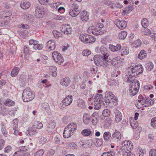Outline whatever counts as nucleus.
<instances>
[{"label": "nucleus", "instance_id": "f257e3e1", "mask_svg": "<svg viewBox=\"0 0 156 156\" xmlns=\"http://www.w3.org/2000/svg\"><path fill=\"white\" fill-rule=\"evenodd\" d=\"M96 51L100 55H95L94 57V60L95 64L99 66H103L107 67L108 66V63L109 61L108 57L109 54L107 49L104 47H101L100 48H98Z\"/></svg>", "mask_w": 156, "mask_h": 156}, {"label": "nucleus", "instance_id": "f03ea898", "mask_svg": "<svg viewBox=\"0 0 156 156\" xmlns=\"http://www.w3.org/2000/svg\"><path fill=\"white\" fill-rule=\"evenodd\" d=\"M129 73H130L128 78H135L139 76V75L141 74L144 71L143 68L141 65H134L132 63L129 69Z\"/></svg>", "mask_w": 156, "mask_h": 156}, {"label": "nucleus", "instance_id": "7ed1b4c3", "mask_svg": "<svg viewBox=\"0 0 156 156\" xmlns=\"http://www.w3.org/2000/svg\"><path fill=\"white\" fill-rule=\"evenodd\" d=\"M127 82L132 83L130 84L129 88V90L131 95H135L138 91L140 88V84L139 81L135 78H131V79H129L128 78Z\"/></svg>", "mask_w": 156, "mask_h": 156}, {"label": "nucleus", "instance_id": "20e7f679", "mask_svg": "<svg viewBox=\"0 0 156 156\" xmlns=\"http://www.w3.org/2000/svg\"><path fill=\"white\" fill-rule=\"evenodd\" d=\"M35 95L30 88H26L22 93V98L24 102H28L32 100Z\"/></svg>", "mask_w": 156, "mask_h": 156}, {"label": "nucleus", "instance_id": "39448f33", "mask_svg": "<svg viewBox=\"0 0 156 156\" xmlns=\"http://www.w3.org/2000/svg\"><path fill=\"white\" fill-rule=\"evenodd\" d=\"M80 39L81 41L85 44L93 42L96 40V38L93 36L86 34L81 35Z\"/></svg>", "mask_w": 156, "mask_h": 156}, {"label": "nucleus", "instance_id": "423d86ee", "mask_svg": "<svg viewBox=\"0 0 156 156\" xmlns=\"http://www.w3.org/2000/svg\"><path fill=\"white\" fill-rule=\"evenodd\" d=\"M105 98V100L104 102L106 103L107 106L109 105L111 101L115 102L117 100L114 95L110 91L106 92Z\"/></svg>", "mask_w": 156, "mask_h": 156}, {"label": "nucleus", "instance_id": "0eeeda50", "mask_svg": "<svg viewBox=\"0 0 156 156\" xmlns=\"http://www.w3.org/2000/svg\"><path fill=\"white\" fill-rule=\"evenodd\" d=\"M47 12V9L43 6H37L35 8V16L38 18H42L43 15Z\"/></svg>", "mask_w": 156, "mask_h": 156}, {"label": "nucleus", "instance_id": "6e6552de", "mask_svg": "<svg viewBox=\"0 0 156 156\" xmlns=\"http://www.w3.org/2000/svg\"><path fill=\"white\" fill-rule=\"evenodd\" d=\"M54 60L58 64L61 65L64 62V58L62 55L58 51H54L52 53Z\"/></svg>", "mask_w": 156, "mask_h": 156}, {"label": "nucleus", "instance_id": "1a4fd4ad", "mask_svg": "<svg viewBox=\"0 0 156 156\" xmlns=\"http://www.w3.org/2000/svg\"><path fill=\"white\" fill-rule=\"evenodd\" d=\"M73 96L71 95H69L64 99L61 103L62 104L61 107L63 108H65L66 106L70 105L73 101Z\"/></svg>", "mask_w": 156, "mask_h": 156}, {"label": "nucleus", "instance_id": "9d476101", "mask_svg": "<svg viewBox=\"0 0 156 156\" xmlns=\"http://www.w3.org/2000/svg\"><path fill=\"white\" fill-rule=\"evenodd\" d=\"M122 147L121 148L120 150H124L126 151V150L129 151V150H132L133 148V143L130 141H124L122 143Z\"/></svg>", "mask_w": 156, "mask_h": 156}, {"label": "nucleus", "instance_id": "9b49d317", "mask_svg": "<svg viewBox=\"0 0 156 156\" xmlns=\"http://www.w3.org/2000/svg\"><path fill=\"white\" fill-rule=\"evenodd\" d=\"M115 23L116 26L121 30H123L127 26V22L124 20H120L119 19L115 20Z\"/></svg>", "mask_w": 156, "mask_h": 156}, {"label": "nucleus", "instance_id": "f8f14e48", "mask_svg": "<svg viewBox=\"0 0 156 156\" xmlns=\"http://www.w3.org/2000/svg\"><path fill=\"white\" fill-rule=\"evenodd\" d=\"M38 133V129L35 128L34 126L28 129L26 132V133L27 135L33 136L35 135Z\"/></svg>", "mask_w": 156, "mask_h": 156}, {"label": "nucleus", "instance_id": "ddd939ff", "mask_svg": "<svg viewBox=\"0 0 156 156\" xmlns=\"http://www.w3.org/2000/svg\"><path fill=\"white\" fill-rule=\"evenodd\" d=\"M121 137V135L120 132L115 130L112 136L111 140L112 141L118 142L120 140Z\"/></svg>", "mask_w": 156, "mask_h": 156}, {"label": "nucleus", "instance_id": "4468645a", "mask_svg": "<svg viewBox=\"0 0 156 156\" xmlns=\"http://www.w3.org/2000/svg\"><path fill=\"white\" fill-rule=\"evenodd\" d=\"M62 29L63 30L64 34H71L73 32L72 28L69 25H64L62 27Z\"/></svg>", "mask_w": 156, "mask_h": 156}, {"label": "nucleus", "instance_id": "2eb2a0df", "mask_svg": "<svg viewBox=\"0 0 156 156\" xmlns=\"http://www.w3.org/2000/svg\"><path fill=\"white\" fill-rule=\"evenodd\" d=\"M56 42L53 40H50L46 43V47L49 51L54 50L56 47Z\"/></svg>", "mask_w": 156, "mask_h": 156}, {"label": "nucleus", "instance_id": "dca6fc26", "mask_svg": "<svg viewBox=\"0 0 156 156\" xmlns=\"http://www.w3.org/2000/svg\"><path fill=\"white\" fill-rule=\"evenodd\" d=\"M11 12L5 10L0 12V18L2 19H5L11 16Z\"/></svg>", "mask_w": 156, "mask_h": 156}, {"label": "nucleus", "instance_id": "f3484780", "mask_svg": "<svg viewBox=\"0 0 156 156\" xmlns=\"http://www.w3.org/2000/svg\"><path fill=\"white\" fill-rule=\"evenodd\" d=\"M73 133L71 130L66 127L63 133V136L64 138H68L73 135Z\"/></svg>", "mask_w": 156, "mask_h": 156}, {"label": "nucleus", "instance_id": "a211bd4d", "mask_svg": "<svg viewBox=\"0 0 156 156\" xmlns=\"http://www.w3.org/2000/svg\"><path fill=\"white\" fill-rule=\"evenodd\" d=\"M103 96L102 94H97L96 96L94 98V100H92V101L97 102L99 103L103 102V104L105 105V104L104 102H103Z\"/></svg>", "mask_w": 156, "mask_h": 156}, {"label": "nucleus", "instance_id": "6ab92c4d", "mask_svg": "<svg viewBox=\"0 0 156 156\" xmlns=\"http://www.w3.org/2000/svg\"><path fill=\"white\" fill-rule=\"evenodd\" d=\"M115 121L116 122H120L122 119V115L121 112L118 110L116 109L115 111Z\"/></svg>", "mask_w": 156, "mask_h": 156}, {"label": "nucleus", "instance_id": "aec40b11", "mask_svg": "<svg viewBox=\"0 0 156 156\" xmlns=\"http://www.w3.org/2000/svg\"><path fill=\"white\" fill-rule=\"evenodd\" d=\"M109 48L112 51L115 52L119 50L120 51L121 46L120 44H117L116 46L110 44L109 45Z\"/></svg>", "mask_w": 156, "mask_h": 156}, {"label": "nucleus", "instance_id": "412c9836", "mask_svg": "<svg viewBox=\"0 0 156 156\" xmlns=\"http://www.w3.org/2000/svg\"><path fill=\"white\" fill-rule=\"evenodd\" d=\"M71 80L69 77H66L62 79L60 81V83L62 86H68L70 84Z\"/></svg>", "mask_w": 156, "mask_h": 156}, {"label": "nucleus", "instance_id": "4be33fe9", "mask_svg": "<svg viewBox=\"0 0 156 156\" xmlns=\"http://www.w3.org/2000/svg\"><path fill=\"white\" fill-rule=\"evenodd\" d=\"M113 121L111 118L106 119L104 123V126L105 128H108L110 127L113 124Z\"/></svg>", "mask_w": 156, "mask_h": 156}, {"label": "nucleus", "instance_id": "5701e85b", "mask_svg": "<svg viewBox=\"0 0 156 156\" xmlns=\"http://www.w3.org/2000/svg\"><path fill=\"white\" fill-rule=\"evenodd\" d=\"M30 3L29 2L23 1L21 2L20 6L23 9H28L30 6Z\"/></svg>", "mask_w": 156, "mask_h": 156}, {"label": "nucleus", "instance_id": "b1692460", "mask_svg": "<svg viewBox=\"0 0 156 156\" xmlns=\"http://www.w3.org/2000/svg\"><path fill=\"white\" fill-rule=\"evenodd\" d=\"M90 120V115L88 113H85L83 117V121L85 125L88 124Z\"/></svg>", "mask_w": 156, "mask_h": 156}, {"label": "nucleus", "instance_id": "393cba45", "mask_svg": "<svg viewBox=\"0 0 156 156\" xmlns=\"http://www.w3.org/2000/svg\"><path fill=\"white\" fill-rule=\"evenodd\" d=\"M80 16L81 20L83 21H86L88 19V15L87 12L84 11L80 14Z\"/></svg>", "mask_w": 156, "mask_h": 156}, {"label": "nucleus", "instance_id": "a878e982", "mask_svg": "<svg viewBox=\"0 0 156 156\" xmlns=\"http://www.w3.org/2000/svg\"><path fill=\"white\" fill-rule=\"evenodd\" d=\"M120 51L122 56L127 55L129 52L128 48L125 46L121 47Z\"/></svg>", "mask_w": 156, "mask_h": 156}, {"label": "nucleus", "instance_id": "bb28decb", "mask_svg": "<svg viewBox=\"0 0 156 156\" xmlns=\"http://www.w3.org/2000/svg\"><path fill=\"white\" fill-rule=\"evenodd\" d=\"M31 48L28 45H25L23 48L24 56H26L27 54L30 55L31 53Z\"/></svg>", "mask_w": 156, "mask_h": 156}, {"label": "nucleus", "instance_id": "cd10ccee", "mask_svg": "<svg viewBox=\"0 0 156 156\" xmlns=\"http://www.w3.org/2000/svg\"><path fill=\"white\" fill-rule=\"evenodd\" d=\"M70 130H71L73 132H74L76 129L77 126L76 124L73 122L71 123L66 127Z\"/></svg>", "mask_w": 156, "mask_h": 156}, {"label": "nucleus", "instance_id": "c85d7f7f", "mask_svg": "<svg viewBox=\"0 0 156 156\" xmlns=\"http://www.w3.org/2000/svg\"><path fill=\"white\" fill-rule=\"evenodd\" d=\"M77 105L78 107L82 108H85L86 107L85 102L84 100L80 99L78 100Z\"/></svg>", "mask_w": 156, "mask_h": 156}, {"label": "nucleus", "instance_id": "c756f323", "mask_svg": "<svg viewBox=\"0 0 156 156\" xmlns=\"http://www.w3.org/2000/svg\"><path fill=\"white\" fill-rule=\"evenodd\" d=\"M80 13L79 10H76V9H71L70 10L69 15L72 17H75Z\"/></svg>", "mask_w": 156, "mask_h": 156}, {"label": "nucleus", "instance_id": "7c9ffc66", "mask_svg": "<svg viewBox=\"0 0 156 156\" xmlns=\"http://www.w3.org/2000/svg\"><path fill=\"white\" fill-rule=\"evenodd\" d=\"M111 137V133L110 132H105L104 133L103 138L104 140L105 141H109Z\"/></svg>", "mask_w": 156, "mask_h": 156}, {"label": "nucleus", "instance_id": "2f4dec72", "mask_svg": "<svg viewBox=\"0 0 156 156\" xmlns=\"http://www.w3.org/2000/svg\"><path fill=\"white\" fill-rule=\"evenodd\" d=\"M147 56L146 51L144 50H142L140 52L138 55V58L140 60L143 59L146 57Z\"/></svg>", "mask_w": 156, "mask_h": 156}, {"label": "nucleus", "instance_id": "473e14b6", "mask_svg": "<svg viewBox=\"0 0 156 156\" xmlns=\"http://www.w3.org/2000/svg\"><path fill=\"white\" fill-rule=\"evenodd\" d=\"M93 29H92V33L94 34L99 35L101 34V30L96 26L95 27H93Z\"/></svg>", "mask_w": 156, "mask_h": 156}, {"label": "nucleus", "instance_id": "72a5a7b5", "mask_svg": "<svg viewBox=\"0 0 156 156\" xmlns=\"http://www.w3.org/2000/svg\"><path fill=\"white\" fill-rule=\"evenodd\" d=\"M91 103V105H94V109H99L101 107V104H102V102H101L99 103L97 102L92 101Z\"/></svg>", "mask_w": 156, "mask_h": 156}, {"label": "nucleus", "instance_id": "f704fd0d", "mask_svg": "<svg viewBox=\"0 0 156 156\" xmlns=\"http://www.w3.org/2000/svg\"><path fill=\"white\" fill-rule=\"evenodd\" d=\"M92 132L90 129H86L83 130L81 132L82 134L84 136H88L90 135Z\"/></svg>", "mask_w": 156, "mask_h": 156}, {"label": "nucleus", "instance_id": "c9c22d12", "mask_svg": "<svg viewBox=\"0 0 156 156\" xmlns=\"http://www.w3.org/2000/svg\"><path fill=\"white\" fill-rule=\"evenodd\" d=\"M141 23L142 27L144 28H147L149 25L148 21L145 18H143L142 19Z\"/></svg>", "mask_w": 156, "mask_h": 156}, {"label": "nucleus", "instance_id": "e433bc0d", "mask_svg": "<svg viewBox=\"0 0 156 156\" xmlns=\"http://www.w3.org/2000/svg\"><path fill=\"white\" fill-rule=\"evenodd\" d=\"M38 41H36L35 44L32 47L35 50L41 49L43 48V45L41 44H38Z\"/></svg>", "mask_w": 156, "mask_h": 156}, {"label": "nucleus", "instance_id": "4c0bfd02", "mask_svg": "<svg viewBox=\"0 0 156 156\" xmlns=\"http://www.w3.org/2000/svg\"><path fill=\"white\" fill-rule=\"evenodd\" d=\"M20 69L18 67H15L11 71V75L12 76L15 77L18 74Z\"/></svg>", "mask_w": 156, "mask_h": 156}, {"label": "nucleus", "instance_id": "58836bf2", "mask_svg": "<svg viewBox=\"0 0 156 156\" xmlns=\"http://www.w3.org/2000/svg\"><path fill=\"white\" fill-rule=\"evenodd\" d=\"M4 105L6 106H12L15 105V102L10 99L8 98L4 102Z\"/></svg>", "mask_w": 156, "mask_h": 156}, {"label": "nucleus", "instance_id": "ea45409f", "mask_svg": "<svg viewBox=\"0 0 156 156\" xmlns=\"http://www.w3.org/2000/svg\"><path fill=\"white\" fill-rule=\"evenodd\" d=\"M55 127V123L53 120H51L49 122L47 126V128L49 130L53 129Z\"/></svg>", "mask_w": 156, "mask_h": 156}, {"label": "nucleus", "instance_id": "a19ab883", "mask_svg": "<svg viewBox=\"0 0 156 156\" xmlns=\"http://www.w3.org/2000/svg\"><path fill=\"white\" fill-rule=\"evenodd\" d=\"M53 34L55 38L58 39L59 37H62L63 34L56 30H54L53 32Z\"/></svg>", "mask_w": 156, "mask_h": 156}, {"label": "nucleus", "instance_id": "79ce46f5", "mask_svg": "<svg viewBox=\"0 0 156 156\" xmlns=\"http://www.w3.org/2000/svg\"><path fill=\"white\" fill-rule=\"evenodd\" d=\"M145 65L146 69L147 71H151L153 68L154 65L151 62H148Z\"/></svg>", "mask_w": 156, "mask_h": 156}, {"label": "nucleus", "instance_id": "37998d69", "mask_svg": "<svg viewBox=\"0 0 156 156\" xmlns=\"http://www.w3.org/2000/svg\"><path fill=\"white\" fill-rule=\"evenodd\" d=\"M0 26L8 28L10 27L9 22L7 21L0 22Z\"/></svg>", "mask_w": 156, "mask_h": 156}, {"label": "nucleus", "instance_id": "c03bdc74", "mask_svg": "<svg viewBox=\"0 0 156 156\" xmlns=\"http://www.w3.org/2000/svg\"><path fill=\"white\" fill-rule=\"evenodd\" d=\"M114 61L113 60H112L111 59H110V58L109 57L108 58V60L109 61H111V62L109 61L108 62V65H109V63H111L114 66L116 67H118V64H119V62L118 61H117L116 60H115L114 58Z\"/></svg>", "mask_w": 156, "mask_h": 156}, {"label": "nucleus", "instance_id": "a18cd8bd", "mask_svg": "<svg viewBox=\"0 0 156 156\" xmlns=\"http://www.w3.org/2000/svg\"><path fill=\"white\" fill-rule=\"evenodd\" d=\"M34 124H34L33 126H34L35 128L37 129H41L43 127L42 123L40 121H35Z\"/></svg>", "mask_w": 156, "mask_h": 156}, {"label": "nucleus", "instance_id": "49530a36", "mask_svg": "<svg viewBox=\"0 0 156 156\" xmlns=\"http://www.w3.org/2000/svg\"><path fill=\"white\" fill-rule=\"evenodd\" d=\"M115 153L113 151H110L106 152L103 153L101 156H115Z\"/></svg>", "mask_w": 156, "mask_h": 156}, {"label": "nucleus", "instance_id": "de8ad7c7", "mask_svg": "<svg viewBox=\"0 0 156 156\" xmlns=\"http://www.w3.org/2000/svg\"><path fill=\"white\" fill-rule=\"evenodd\" d=\"M19 120L18 119H14L12 121V128L13 130L16 129H18V123Z\"/></svg>", "mask_w": 156, "mask_h": 156}, {"label": "nucleus", "instance_id": "09e8293b", "mask_svg": "<svg viewBox=\"0 0 156 156\" xmlns=\"http://www.w3.org/2000/svg\"><path fill=\"white\" fill-rule=\"evenodd\" d=\"M44 152L43 149L39 150L34 153V156H42Z\"/></svg>", "mask_w": 156, "mask_h": 156}, {"label": "nucleus", "instance_id": "8fccbe9b", "mask_svg": "<svg viewBox=\"0 0 156 156\" xmlns=\"http://www.w3.org/2000/svg\"><path fill=\"white\" fill-rule=\"evenodd\" d=\"M127 32L125 31H122L119 35V37L121 39H124L127 35Z\"/></svg>", "mask_w": 156, "mask_h": 156}, {"label": "nucleus", "instance_id": "3c124183", "mask_svg": "<svg viewBox=\"0 0 156 156\" xmlns=\"http://www.w3.org/2000/svg\"><path fill=\"white\" fill-rule=\"evenodd\" d=\"M111 112L110 111L107 109L104 110L102 112V115L105 117H108L110 116Z\"/></svg>", "mask_w": 156, "mask_h": 156}, {"label": "nucleus", "instance_id": "603ef678", "mask_svg": "<svg viewBox=\"0 0 156 156\" xmlns=\"http://www.w3.org/2000/svg\"><path fill=\"white\" fill-rule=\"evenodd\" d=\"M24 153L23 151H20L19 149L15 152L12 156H24Z\"/></svg>", "mask_w": 156, "mask_h": 156}, {"label": "nucleus", "instance_id": "864d4df0", "mask_svg": "<svg viewBox=\"0 0 156 156\" xmlns=\"http://www.w3.org/2000/svg\"><path fill=\"white\" fill-rule=\"evenodd\" d=\"M130 124L132 127L134 129L136 128L138 126V123L136 121H133L132 122H130Z\"/></svg>", "mask_w": 156, "mask_h": 156}, {"label": "nucleus", "instance_id": "5fc2aeb1", "mask_svg": "<svg viewBox=\"0 0 156 156\" xmlns=\"http://www.w3.org/2000/svg\"><path fill=\"white\" fill-rule=\"evenodd\" d=\"M151 125L153 128H156V117L153 118L151 119Z\"/></svg>", "mask_w": 156, "mask_h": 156}, {"label": "nucleus", "instance_id": "6e6d98bb", "mask_svg": "<svg viewBox=\"0 0 156 156\" xmlns=\"http://www.w3.org/2000/svg\"><path fill=\"white\" fill-rule=\"evenodd\" d=\"M55 151L53 149H51L48 151L46 156H53L55 154Z\"/></svg>", "mask_w": 156, "mask_h": 156}, {"label": "nucleus", "instance_id": "4d7b16f0", "mask_svg": "<svg viewBox=\"0 0 156 156\" xmlns=\"http://www.w3.org/2000/svg\"><path fill=\"white\" fill-rule=\"evenodd\" d=\"M90 54L91 51L89 50H84L82 52V54L84 56H87L90 55Z\"/></svg>", "mask_w": 156, "mask_h": 156}, {"label": "nucleus", "instance_id": "13d9d810", "mask_svg": "<svg viewBox=\"0 0 156 156\" xmlns=\"http://www.w3.org/2000/svg\"><path fill=\"white\" fill-rule=\"evenodd\" d=\"M39 3L43 5H48L50 3L48 0H38Z\"/></svg>", "mask_w": 156, "mask_h": 156}, {"label": "nucleus", "instance_id": "bf43d9fd", "mask_svg": "<svg viewBox=\"0 0 156 156\" xmlns=\"http://www.w3.org/2000/svg\"><path fill=\"white\" fill-rule=\"evenodd\" d=\"M96 143L98 146H101L103 144V140L102 139H97Z\"/></svg>", "mask_w": 156, "mask_h": 156}, {"label": "nucleus", "instance_id": "052dcab7", "mask_svg": "<svg viewBox=\"0 0 156 156\" xmlns=\"http://www.w3.org/2000/svg\"><path fill=\"white\" fill-rule=\"evenodd\" d=\"M150 156H156V150L154 149H151L149 152Z\"/></svg>", "mask_w": 156, "mask_h": 156}, {"label": "nucleus", "instance_id": "680f3d73", "mask_svg": "<svg viewBox=\"0 0 156 156\" xmlns=\"http://www.w3.org/2000/svg\"><path fill=\"white\" fill-rule=\"evenodd\" d=\"M12 147L11 146H8L4 149V151L6 153H9L12 150Z\"/></svg>", "mask_w": 156, "mask_h": 156}, {"label": "nucleus", "instance_id": "e2e57ef3", "mask_svg": "<svg viewBox=\"0 0 156 156\" xmlns=\"http://www.w3.org/2000/svg\"><path fill=\"white\" fill-rule=\"evenodd\" d=\"M19 150L22 151H23L24 152V151H26L27 150H28V149L29 148H28L26 146H21L19 147Z\"/></svg>", "mask_w": 156, "mask_h": 156}, {"label": "nucleus", "instance_id": "0e129e2a", "mask_svg": "<svg viewBox=\"0 0 156 156\" xmlns=\"http://www.w3.org/2000/svg\"><path fill=\"white\" fill-rule=\"evenodd\" d=\"M2 131L4 136L5 137L7 136L8 135V132L5 127L2 128Z\"/></svg>", "mask_w": 156, "mask_h": 156}, {"label": "nucleus", "instance_id": "69168bd1", "mask_svg": "<svg viewBox=\"0 0 156 156\" xmlns=\"http://www.w3.org/2000/svg\"><path fill=\"white\" fill-rule=\"evenodd\" d=\"M43 108L47 111L50 108L49 104L47 103H43Z\"/></svg>", "mask_w": 156, "mask_h": 156}, {"label": "nucleus", "instance_id": "338daca9", "mask_svg": "<svg viewBox=\"0 0 156 156\" xmlns=\"http://www.w3.org/2000/svg\"><path fill=\"white\" fill-rule=\"evenodd\" d=\"M60 136H56L55 137L54 140L55 143L58 144L60 142Z\"/></svg>", "mask_w": 156, "mask_h": 156}, {"label": "nucleus", "instance_id": "774afa93", "mask_svg": "<svg viewBox=\"0 0 156 156\" xmlns=\"http://www.w3.org/2000/svg\"><path fill=\"white\" fill-rule=\"evenodd\" d=\"M30 15L28 12H24L23 14V16L24 19H25L26 20H28L30 19Z\"/></svg>", "mask_w": 156, "mask_h": 156}]
</instances>
